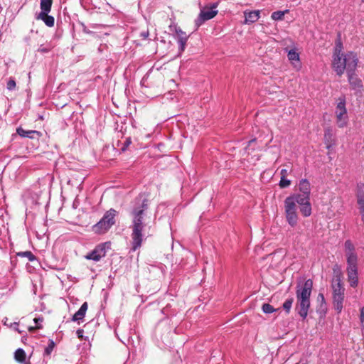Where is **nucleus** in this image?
Here are the masks:
<instances>
[{
  "label": "nucleus",
  "mask_w": 364,
  "mask_h": 364,
  "mask_svg": "<svg viewBox=\"0 0 364 364\" xmlns=\"http://www.w3.org/2000/svg\"><path fill=\"white\" fill-rule=\"evenodd\" d=\"M293 301H294V299L293 298H290V299H287L284 302L282 307H283L284 310H285L287 313L289 312V311H290V309L291 308Z\"/></svg>",
  "instance_id": "a878e982"
},
{
  "label": "nucleus",
  "mask_w": 364,
  "mask_h": 364,
  "mask_svg": "<svg viewBox=\"0 0 364 364\" xmlns=\"http://www.w3.org/2000/svg\"><path fill=\"white\" fill-rule=\"evenodd\" d=\"M52 49V46L49 44L48 45H41L38 49V51L41 53H48Z\"/></svg>",
  "instance_id": "7c9ffc66"
},
{
  "label": "nucleus",
  "mask_w": 364,
  "mask_h": 364,
  "mask_svg": "<svg viewBox=\"0 0 364 364\" xmlns=\"http://www.w3.org/2000/svg\"><path fill=\"white\" fill-rule=\"evenodd\" d=\"M141 36L144 39L147 38H148V36H149V32H148V31H144V32L141 33Z\"/></svg>",
  "instance_id": "c9c22d12"
},
{
  "label": "nucleus",
  "mask_w": 364,
  "mask_h": 364,
  "mask_svg": "<svg viewBox=\"0 0 364 364\" xmlns=\"http://www.w3.org/2000/svg\"><path fill=\"white\" fill-rule=\"evenodd\" d=\"M36 19L42 20L45 24L48 27H53L55 23L54 17L52 16H49L48 13L40 12L37 16Z\"/></svg>",
  "instance_id": "4468645a"
},
{
  "label": "nucleus",
  "mask_w": 364,
  "mask_h": 364,
  "mask_svg": "<svg viewBox=\"0 0 364 364\" xmlns=\"http://www.w3.org/2000/svg\"><path fill=\"white\" fill-rule=\"evenodd\" d=\"M313 287L311 279H307L303 287L296 290V310L302 318H306L310 307V296Z\"/></svg>",
  "instance_id": "20e7f679"
},
{
  "label": "nucleus",
  "mask_w": 364,
  "mask_h": 364,
  "mask_svg": "<svg viewBox=\"0 0 364 364\" xmlns=\"http://www.w3.org/2000/svg\"><path fill=\"white\" fill-rule=\"evenodd\" d=\"M255 140V139H252L251 141H249V146L250 145V144L253 143Z\"/></svg>",
  "instance_id": "a19ab883"
},
{
  "label": "nucleus",
  "mask_w": 364,
  "mask_h": 364,
  "mask_svg": "<svg viewBox=\"0 0 364 364\" xmlns=\"http://www.w3.org/2000/svg\"><path fill=\"white\" fill-rule=\"evenodd\" d=\"M16 84L14 79H10L8 82L6 87L9 90H13L16 88Z\"/></svg>",
  "instance_id": "2f4dec72"
},
{
  "label": "nucleus",
  "mask_w": 364,
  "mask_h": 364,
  "mask_svg": "<svg viewBox=\"0 0 364 364\" xmlns=\"http://www.w3.org/2000/svg\"><path fill=\"white\" fill-rule=\"evenodd\" d=\"M55 344L53 341L49 340V343L48 346L45 348V355H50L51 352L53 351Z\"/></svg>",
  "instance_id": "bb28decb"
},
{
  "label": "nucleus",
  "mask_w": 364,
  "mask_h": 364,
  "mask_svg": "<svg viewBox=\"0 0 364 364\" xmlns=\"http://www.w3.org/2000/svg\"><path fill=\"white\" fill-rule=\"evenodd\" d=\"M105 244L97 245L91 252L85 256L87 259H92L95 262L100 261L102 257H105Z\"/></svg>",
  "instance_id": "1a4fd4ad"
},
{
  "label": "nucleus",
  "mask_w": 364,
  "mask_h": 364,
  "mask_svg": "<svg viewBox=\"0 0 364 364\" xmlns=\"http://www.w3.org/2000/svg\"><path fill=\"white\" fill-rule=\"evenodd\" d=\"M288 12V10H285L283 11H274L272 14V18L273 20L277 21V20H282L284 18V16L286 13Z\"/></svg>",
  "instance_id": "393cba45"
},
{
  "label": "nucleus",
  "mask_w": 364,
  "mask_h": 364,
  "mask_svg": "<svg viewBox=\"0 0 364 364\" xmlns=\"http://www.w3.org/2000/svg\"><path fill=\"white\" fill-rule=\"evenodd\" d=\"M333 296V295H344L345 289L341 284L340 275L336 276L333 279L332 284Z\"/></svg>",
  "instance_id": "9b49d317"
},
{
  "label": "nucleus",
  "mask_w": 364,
  "mask_h": 364,
  "mask_svg": "<svg viewBox=\"0 0 364 364\" xmlns=\"http://www.w3.org/2000/svg\"><path fill=\"white\" fill-rule=\"evenodd\" d=\"M87 310V304L85 302L82 304L80 309L74 314L73 318H83L85 316L86 311Z\"/></svg>",
  "instance_id": "aec40b11"
},
{
  "label": "nucleus",
  "mask_w": 364,
  "mask_h": 364,
  "mask_svg": "<svg viewBox=\"0 0 364 364\" xmlns=\"http://www.w3.org/2000/svg\"><path fill=\"white\" fill-rule=\"evenodd\" d=\"M4 324L6 326H9L11 328H13L14 330L17 331L18 333H22L24 331L23 329L19 328V323L17 322H11V320L6 319L5 320Z\"/></svg>",
  "instance_id": "b1692460"
},
{
  "label": "nucleus",
  "mask_w": 364,
  "mask_h": 364,
  "mask_svg": "<svg viewBox=\"0 0 364 364\" xmlns=\"http://www.w3.org/2000/svg\"><path fill=\"white\" fill-rule=\"evenodd\" d=\"M337 124L339 127H343L347 123V110L344 98H340L336 109Z\"/></svg>",
  "instance_id": "0eeeda50"
},
{
  "label": "nucleus",
  "mask_w": 364,
  "mask_h": 364,
  "mask_svg": "<svg viewBox=\"0 0 364 364\" xmlns=\"http://www.w3.org/2000/svg\"><path fill=\"white\" fill-rule=\"evenodd\" d=\"M52 0H41V12L49 13L51 9Z\"/></svg>",
  "instance_id": "412c9836"
},
{
  "label": "nucleus",
  "mask_w": 364,
  "mask_h": 364,
  "mask_svg": "<svg viewBox=\"0 0 364 364\" xmlns=\"http://www.w3.org/2000/svg\"><path fill=\"white\" fill-rule=\"evenodd\" d=\"M83 333H84L83 329H78L77 331V335L78 338H82L83 337Z\"/></svg>",
  "instance_id": "f704fd0d"
},
{
  "label": "nucleus",
  "mask_w": 364,
  "mask_h": 364,
  "mask_svg": "<svg viewBox=\"0 0 364 364\" xmlns=\"http://www.w3.org/2000/svg\"><path fill=\"white\" fill-rule=\"evenodd\" d=\"M90 323H86V324L84 326V327H85V328H89V327H90Z\"/></svg>",
  "instance_id": "58836bf2"
},
{
  "label": "nucleus",
  "mask_w": 364,
  "mask_h": 364,
  "mask_svg": "<svg viewBox=\"0 0 364 364\" xmlns=\"http://www.w3.org/2000/svg\"><path fill=\"white\" fill-rule=\"evenodd\" d=\"M344 300V295H333V303L335 309L338 313L341 312L343 309V302Z\"/></svg>",
  "instance_id": "f3484780"
},
{
  "label": "nucleus",
  "mask_w": 364,
  "mask_h": 364,
  "mask_svg": "<svg viewBox=\"0 0 364 364\" xmlns=\"http://www.w3.org/2000/svg\"><path fill=\"white\" fill-rule=\"evenodd\" d=\"M318 301L321 302V307H323V306L324 308L326 307L325 299H324V296L323 294H319L318 295Z\"/></svg>",
  "instance_id": "473e14b6"
},
{
  "label": "nucleus",
  "mask_w": 364,
  "mask_h": 364,
  "mask_svg": "<svg viewBox=\"0 0 364 364\" xmlns=\"http://www.w3.org/2000/svg\"><path fill=\"white\" fill-rule=\"evenodd\" d=\"M360 213L361 215L362 221L364 223V210L360 211Z\"/></svg>",
  "instance_id": "4c0bfd02"
},
{
  "label": "nucleus",
  "mask_w": 364,
  "mask_h": 364,
  "mask_svg": "<svg viewBox=\"0 0 364 364\" xmlns=\"http://www.w3.org/2000/svg\"><path fill=\"white\" fill-rule=\"evenodd\" d=\"M361 323H362L363 329L364 331V320H361Z\"/></svg>",
  "instance_id": "ea45409f"
},
{
  "label": "nucleus",
  "mask_w": 364,
  "mask_h": 364,
  "mask_svg": "<svg viewBox=\"0 0 364 364\" xmlns=\"http://www.w3.org/2000/svg\"><path fill=\"white\" fill-rule=\"evenodd\" d=\"M127 144H129V143H130V140H127Z\"/></svg>",
  "instance_id": "c03bdc74"
},
{
  "label": "nucleus",
  "mask_w": 364,
  "mask_h": 364,
  "mask_svg": "<svg viewBox=\"0 0 364 364\" xmlns=\"http://www.w3.org/2000/svg\"><path fill=\"white\" fill-rule=\"evenodd\" d=\"M349 260V262H347L348 280L350 283V287H355L358 283V262H353V259L352 258Z\"/></svg>",
  "instance_id": "6e6552de"
},
{
  "label": "nucleus",
  "mask_w": 364,
  "mask_h": 364,
  "mask_svg": "<svg viewBox=\"0 0 364 364\" xmlns=\"http://www.w3.org/2000/svg\"><path fill=\"white\" fill-rule=\"evenodd\" d=\"M245 24H250L256 22L260 17V11L255 10L252 11H245Z\"/></svg>",
  "instance_id": "f8f14e48"
},
{
  "label": "nucleus",
  "mask_w": 364,
  "mask_h": 364,
  "mask_svg": "<svg viewBox=\"0 0 364 364\" xmlns=\"http://www.w3.org/2000/svg\"><path fill=\"white\" fill-rule=\"evenodd\" d=\"M38 321H39V320H37V319H35V320H34V321H35V323H38Z\"/></svg>",
  "instance_id": "37998d69"
},
{
  "label": "nucleus",
  "mask_w": 364,
  "mask_h": 364,
  "mask_svg": "<svg viewBox=\"0 0 364 364\" xmlns=\"http://www.w3.org/2000/svg\"><path fill=\"white\" fill-rule=\"evenodd\" d=\"M346 256L347 262H349L351 258L353 262H358V256L355 252V248L353 243L350 240L345 242Z\"/></svg>",
  "instance_id": "9d476101"
},
{
  "label": "nucleus",
  "mask_w": 364,
  "mask_h": 364,
  "mask_svg": "<svg viewBox=\"0 0 364 364\" xmlns=\"http://www.w3.org/2000/svg\"><path fill=\"white\" fill-rule=\"evenodd\" d=\"M18 255L21 257H25L28 259L29 261L32 262L35 259V256L30 251L21 252L18 254Z\"/></svg>",
  "instance_id": "cd10ccee"
},
{
  "label": "nucleus",
  "mask_w": 364,
  "mask_h": 364,
  "mask_svg": "<svg viewBox=\"0 0 364 364\" xmlns=\"http://www.w3.org/2000/svg\"><path fill=\"white\" fill-rule=\"evenodd\" d=\"M28 330H29V331H33V327H28Z\"/></svg>",
  "instance_id": "79ce46f5"
},
{
  "label": "nucleus",
  "mask_w": 364,
  "mask_h": 364,
  "mask_svg": "<svg viewBox=\"0 0 364 364\" xmlns=\"http://www.w3.org/2000/svg\"><path fill=\"white\" fill-rule=\"evenodd\" d=\"M299 193H294L287 197L284 201V215L288 224L294 228L299 220L297 205L304 217L311 215L310 203L311 185L308 180L302 179L298 184Z\"/></svg>",
  "instance_id": "f257e3e1"
},
{
  "label": "nucleus",
  "mask_w": 364,
  "mask_h": 364,
  "mask_svg": "<svg viewBox=\"0 0 364 364\" xmlns=\"http://www.w3.org/2000/svg\"><path fill=\"white\" fill-rule=\"evenodd\" d=\"M14 358H15L16 360L18 362H20V363L25 362V360H26L25 351L21 348L17 349L14 353Z\"/></svg>",
  "instance_id": "4be33fe9"
},
{
  "label": "nucleus",
  "mask_w": 364,
  "mask_h": 364,
  "mask_svg": "<svg viewBox=\"0 0 364 364\" xmlns=\"http://www.w3.org/2000/svg\"><path fill=\"white\" fill-rule=\"evenodd\" d=\"M279 185L282 188H287L291 185V181L287 179V177H281Z\"/></svg>",
  "instance_id": "c85d7f7f"
},
{
  "label": "nucleus",
  "mask_w": 364,
  "mask_h": 364,
  "mask_svg": "<svg viewBox=\"0 0 364 364\" xmlns=\"http://www.w3.org/2000/svg\"><path fill=\"white\" fill-rule=\"evenodd\" d=\"M360 318H364V306L360 309Z\"/></svg>",
  "instance_id": "e433bc0d"
},
{
  "label": "nucleus",
  "mask_w": 364,
  "mask_h": 364,
  "mask_svg": "<svg viewBox=\"0 0 364 364\" xmlns=\"http://www.w3.org/2000/svg\"><path fill=\"white\" fill-rule=\"evenodd\" d=\"M289 174V171L286 168H282L281 171H280V175H281V177H287Z\"/></svg>",
  "instance_id": "72a5a7b5"
},
{
  "label": "nucleus",
  "mask_w": 364,
  "mask_h": 364,
  "mask_svg": "<svg viewBox=\"0 0 364 364\" xmlns=\"http://www.w3.org/2000/svg\"><path fill=\"white\" fill-rule=\"evenodd\" d=\"M341 51L342 43L338 41L333 55L332 67L339 76L342 75L345 70L347 73L355 72L358 63V58L355 53H342Z\"/></svg>",
  "instance_id": "7ed1b4c3"
},
{
  "label": "nucleus",
  "mask_w": 364,
  "mask_h": 364,
  "mask_svg": "<svg viewBox=\"0 0 364 364\" xmlns=\"http://www.w3.org/2000/svg\"><path fill=\"white\" fill-rule=\"evenodd\" d=\"M357 203L359 210H364V191H359L357 194Z\"/></svg>",
  "instance_id": "5701e85b"
},
{
  "label": "nucleus",
  "mask_w": 364,
  "mask_h": 364,
  "mask_svg": "<svg viewBox=\"0 0 364 364\" xmlns=\"http://www.w3.org/2000/svg\"><path fill=\"white\" fill-rule=\"evenodd\" d=\"M348 81L349 83L353 86L354 88L359 87L361 86V81L359 80L354 74V72H348Z\"/></svg>",
  "instance_id": "6ab92c4d"
},
{
  "label": "nucleus",
  "mask_w": 364,
  "mask_h": 364,
  "mask_svg": "<svg viewBox=\"0 0 364 364\" xmlns=\"http://www.w3.org/2000/svg\"><path fill=\"white\" fill-rule=\"evenodd\" d=\"M176 33L178 37V43L179 44V49L181 52L185 50L186 44L188 41V36L181 28H176Z\"/></svg>",
  "instance_id": "ddd939ff"
},
{
  "label": "nucleus",
  "mask_w": 364,
  "mask_h": 364,
  "mask_svg": "<svg viewBox=\"0 0 364 364\" xmlns=\"http://www.w3.org/2000/svg\"><path fill=\"white\" fill-rule=\"evenodd\" d=\"M288 59L294 65V68L299 69L301 65L299 63V54L294 49H291L288 52Z\"/></svg>",
  "instance_id": "2eb2a0df"
},
{
  "label": "nucleus",
  "mask_w": 364,
  "mask_h": 364,
  "mask_svg": "<svg viewBox=\"0 0 364 364\" xmlns=\"http://www.w3.org/2000/svg\"><path fill=\"white\" fill-rule=\"evenodd\" d=\"M116 210L110 209L105 213L103 218L92 227V230L97 234H104L114 224Z\"/></svg>",
  "instance_id": "39448f33"
},
{
  "label": "nucleus",
  "mask_w": 364,
  "mask_h": 364,
  "mask_svg": "<svg viewBox=\"0 0 364 364\" xmlns=\"http://www.w3.org/2000/svg\"><path fill=\"white\" fill-rule=\"evenodd\" d=\"M136 204L131 210L132 216V250L139 249L142 244L146 227L149 223L150 217L148 216V203L144 198H136Z\"/></svg>",
  "instance_id": "f03ea898"
},
{
  "label": "nucleus",
  "mask_w": 364,
  "mask_h": 364,
  "mask_svg": "<svg viewBox=\"0 0 364 364\" xmlns=\"http://www.w3.org/2000/svg\"><path fill=\"white\" fill-rule=\"evenodd\" d=\"M324 142L327 149L331 148L335 144L334 136L330 128L325 129Z\"/></svg>",
  "instance_id": "dca6fc26"
},
{
  "label": "nucleus",
  "mask_w": 364,
  "mask_h": 364,
  "mask_svg": "<svg viewBox=\"0 0 364 364\" xmlns=\"http://www.w3.org/2000/svg\"><path fill=\"white\" fill-rule=\"evenodd\" d=\"M218 6V4H213L210 6L203 7L200 12L198 18L196 20V24L197 27H199L202 25L205 21L212 19L214 18L217 14L218 10L216 9Z\"/></svg>",
  "instance_id": "423d86ee"
},
{
  "label": "nucleus",
  "mask_w": 364,
  "mask_h": 364,
  "mask_svg": "<svg viewBox=\"0 0 364 364\" xmlns=\"http://www.w3.org/2000/svg\"><path fill=\"white\" fill-rule=\"evenodd\" d=\"M16 132L21 136L28 137V138H31V139H33L34 137L33 136L34 134L39 135V134H40L38 131H34V130L26 131V130L23 129L21 127H18L16 129Z\"/></svg>",
  "instance_id": "a211bd4d"
},
{
  "label": "nucleus",
  "mask_w": 364,
  "mask_h": 364,
  "mask_svg": "<svg viewBox=\"0 0 364 364\" xmlns=\"http://www.w3.org/2000/svg\"><path fill=\"white\" fill-rule=\"evenodd\" d=\"M262 311L266 314L272 313L276 311V309L269 304H264L262 305Z\"/></svg>",
  "instance_id": "c756f323"
},
{
  "label": "nucleus",
  "mask_w": 364,
  "mask_h": 364,
  "mask_svg": "<svg viewBox=\"0 0 364 364\" xmlns=\"http://www.w3.org/2000/svg\"><path fill=\"white\" fill-rule=\"evenodd\" d=\"M361 1H362L363 3H364V0H361Z\"/></svg>",
  "instance_id": "a18cd8bd"
}]
</instances>
